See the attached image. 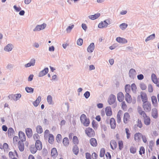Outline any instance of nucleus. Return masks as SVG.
<instances>
[{
    "instance_id": "1",
    "label": "nucleus",
    "mask_w": 159,
    "mask_h": 159,
    "mask_svg": "<svg viewBox=\"0 0 159 159\" xmlns=\"http://www.w3.org/2000/svg\"><path fill=\"white\" fill-rule=\"evenodd\" d=\"M137 110L139 115L142 116L143 117L145 125H150L151 121L150 117L147 116L145 112L143 110L141 107L138 106L137 108Z\"/></svg>"
},
{
    "instance_id": "2",
    "label": "nucleus",
    "mask_w": 159,
    "mask_h": 159,
    "mask_svg": "<svg viewBox=\"0 0 159 159\" xmlns=\"http://www.w3.org/2000/svg\"><path fill=\"white\" fill-rule=\"evenodd\" d=\"M142 107L145 112H150L152 108V105L151 103L148 102H146L143 103Z\"/></svg>"
},
{
    "instance_id": "3",
    "label": "nucleus",
    "mask_w": 159,
    "mask_h": 159,
    "mask_svg": "<svg viewBox=\"0 0 159 159\" xmlns=\"http://www.w3.org/2000/svg\"><path fill=\"white\" fill-rule=\"evenodd\" d=\"M80 120L81 123L85 126H88L90 123L89 120L88 119L86 116L84 114H82L80 117Z\"/></svg>"
},
{
    "instance_id": "4",
    "label": "nucleus",
    "mask_w": 159,
    "mask_h": 159,
    "mask_svg": "<svg viewBox=\"0 0 159 159\" xmlns=\"http://www.w3.org/2000/svg\"><path fill=\"white\" fill-rule=\"evenodd\" d=\"M85 133L90 137H93L95 135V132L94 130L89 127L86 128Z\"/></svg>"
},
{
    "instance_id": "5",
    "label": "nucleus",
    "mask_w": 159,
    "mask_h": 159,
    "mask_svg": "<svg viewBox=\"0 0 159 159\" xmlns=\"http://www.w3.org/2000/svg\"><path fill=\"white\" fill-rule=\"evenodd\" d=\"M151 79L152 82L156 84V86L159 87V78H157L154 74H152Z\"/></svg>"
},
{
    "instance_id": "6",
    "label": "nucleus",
    "mask_w": 159,
    "mask_h": 159,
    "mask_svg": "<svg viewBox=\"0 0 159 159\" xmlns=\"http://www.w3.org/2000/svg\"><path fill=\"white\" fill-rule=\"evenodd\" d=\"M130 119V116L128 112H125L124 114L123 122L125 124H127Z\"/></svg>"
},
{
    "instance_id": "7",
    "label": "nucleus",
    "mask_w": 159,
    "mask_h": 159,
    "mask_svg": "<svg viewBox=\"0 0 159 159\" xmlns=\"http://www.w3.org/2000/svg\"><path fill=\"white\" fill-rule=\"evenodd\" d=\"M140 96L143 103L148 101V98L147 95L146 93L145 92H141L140 96H139L138 97H139Z\"/></svg>"
},
{
    "instance_id": "8",
    "label": "nucleus",
    "mask_w": 159,
    "mask_h": 159,
    "mask_svg": "<svg viewBox=\"0 0 159 159\" xmlns=\"http://www.w3.org/2000/svg\"><path fill=\"white\" fill-rule=\"evenodd\" d=\"M151 116L152 117L155 119H157L158 117V111L156 108H153L151 111Z\"/></svg>"
},
{
    "instance_id": "9",
    "label": "nucleus",
    "mask_w": 159,
    "mask_h": 159,
    "mask_svg": "<svg viewBox=\"0 0 159 159\" xmlns=\"http://www.w3.org/2000/svg\"><path fill=\"white\" fill-rule=\"evenodd\" d=\"M21 94L19 93L16 94H11L8 96L9 99L11 100L16 101L21 97Z\"/></svg>"
},
{
    "instance_id": "10",
    "label": "nucleus",
    "mask_w": 159,
    "mask_h": 159,
    "mask_svg": "<svg viewBox=\"0 0 159 159\" xmlns=\"http://www.w3.org/2000/svg\"><path fill=\"white\" fill-rule=\"evenodd\" d=\"M116 100V96L114 95L111 94L109 97L108 102L110 105H111L115 102Z\"/></svg>"
},
{
    "instance_id": "11",
    "label": "nucleus",
    "mask_w": 159,
    "mask_h": 159,
    "mask_svg": "<svg viewBox=\"0 0 159 159\" xmlns=\"http://www.w3.org/2000/svg\"><path fill=\"white\" fill-rule=\"evenodd\" d=\"M142 136V134L140 133H136L134 135V140L136 142H139Z\"/></svg>"
},
{
    "instance_id": "12",
    "label": "nucleus",
    "mask_w": 159,
    "mask_h": 159,
    "mask_svg": "<svg viewBox=\"0 0 159 159\" xmlns=\"http://www.w3.org/2000/svg\"><path fill=\"white\" fill-rule=\"evenodd\" d=\"M110 124L111 129H115L116 126V123L115 119L114 118H111L110 120Z\"/></svg>"
},
{
    "instance_id": "13",
    "label": "nucleus",
    "mask_w": 159,
    "mask_h": 159,
    "mask_svg": "<svg viewBox=\"0 0 159 159\" xmlns=\"http://www.w3.org/2000/svg\"><path fill=\"white\" fill-rule=\"evenodd\" d=\"M46 25L45 24H43L40 25H37L34 30V31H39L44 29L46 27Z\"/></svg>"
},
{
    "instance_id": "14",
    "label": "nucleus",
    "mask_w": 159,
    "mask_h": 159,
    "mask_svg": "<svg viewBox=\"0 0 159 159\" xmlns=\"http://www.w3.org/2000/svg\"><path fill=\"white\" fill-rule=\"evenodd\" d=\"M151 101L153 106L157 107L158 106V102L157 97L155 96H152L151 97Z\"/></svg>"
},
{
    "instance_id": "15",
    "label": "nucleus",
    "mask_w": 159,
    "mask_h": 159,
    "mask_svg": "<svg viewBox=\"0 0 159 159\" xmlns=\"http://www.w3.org/2000/svg\"><path fill=\"white\" fill-rule=\"evenodd\" d=\"M19 137L20 139V141L24 142L25 141L26 137L25 133L21 131L19 132Z\"/></svg>"
},
{
    "instance_id": "16",
    "label": "nucleus",
    "mask_w": 159,
    "mask_h": 159,
    "mask_svg": "<svg viewBox=\"0 0 159 159\" xmlns=\"http://www.w3.org/2000/svg\"><path fill=\"white\" fill-rule=\"evenodd\" d=\"M35 146L38 150H40L42 148V144L40 140H37L35 142Z\"/></svg>"
},
{
    "instance_id": "17",
    "label": "nucleus",
    "mask_w": 159,
    "mask_h": 159,
    "mask_svg": "<svg viewBox=\"0 0 159 159\" xmlns=\"http://www.w3.org/2000/svg\"><path fill=\"white\" fill-rule=\"evenodd\" d=\"M58 155V153L57 149L55 148H53L51 151V156L53 158L55 159Z\"/></svg>"
},
{
    "instance_id": "18",
    "label": "nucleus",
    "mask_w": 159,
    "mask_h": 159,
    "mask_svg": "<svg viewBox=\"0 0 159 159\" xmlns=\"http://www.w3.org/2000/svg\"><path fill=\"white\" fill-rule=\"evenodd\" d=\"M89 143L93 147H96L98 145L96 139L94 138H92L89 140Z\"/></svg>"
},
{
    "instance_id": "19",
    "label": "nucleus",
    "mask_w": 159,
    "mask_h": 159,
    "mask_svg": "<svg viewBox=\"0 0 159 159\" xmlns=\"http://www.w3.org/2000/svg\"><path fill=\"white\" fill-rule=\"evenodd\" d=\"M18 148L20 152H23L24 150L25 146L23 142L19 141L18 142Z\"/></svg>"
},
{
    "instance_id": "20",
    "label": "nucleus",
    "mask_w": 159,
    "mask_h": 159,
    "mask_svg": "<svg viewBox=\"0 0 159 159\" xmlns=\"http://www.w3.org/2000/svg\"><path fill=\"white\" fill-rule=\"evenodd\" d=\"M124 96L122 92H119L117 95V98L118 100L120 102H122L124 100Z\"/></svg>"
},
{
    "instance_id": "21",
    "label": "nucleus",
    "mask_w": 159,
    "mask_h": 159,
    "mask_svg": "<svg viewBox=\"0 0 159 159\" xmlns=\"http://www.w3.org/2000/svg\"><path fill=\"white\" fill-rule=\"evenodd\" d=\"M129 77L131 78H134L135 77L136 75V73L135 70L133 69H131L129 72Z\"/></svg>"
},
{
    "instance_id": "22",
    "label": "nucleus",
    "mask_w": 159,
    "mask_h": 159,
    "mask_svg": "<svg viewBox=\"0 0 159 159\" xmlns=\"http://www.w3.org/2000/svg\"><path fill=\"white\" fill-rule=\"evenodd\" d=\"M25 133L28 138H30L32 136L33 132L32 129L30 128H27L25 129Z\"/></svg>"
},
{
    "instance_id": "23",
    "label": "nucleus",
    "mask_w": 159,
    "mask_h": 159,
    "mask_svg": "<svg viewBox=\"0 0 159 159\" xmlns=\"http://www.w3.org/2000/svg\"><path fill=\"white\" fill-rule=\"evenodd\" d=\"M106 115L107 116H110L112 115V111L110 107H107L105 109Z\"/></svg>"
},
{
    "instance_id": "24",
    "label": "nucleus",
    "mask_w": 159,
    "mask_h": 159,
    "mask_svg": "<svg viewBox=\"0 0 159 159\" xmlns=\"http://www.w3.org/2000/svg\"><path fill=\"white\" fill-rule=\"evenodd\" d=\"M125 100L129 103H130L132 101V98L129 93H126L125 94Z\"/></svg>"
},
{
    "instance_id": "25",
    "label": "nucleus",
    "mask_w": 159,
    "mask_h": 159,
    "mask_svg": "<svg viewBox=\"0 0 159 159\" xmlns=\"http://www.w3.org/2000/svg\"><path fill=\"white\" fill-rule=\"evenodd\" d=\"M48 71V68H45L43 70L41 71L39 74V77H42L46 74Z\"/></svg>"
},
{
    "instance_id": "26",
    "label": "nucleus",
    "mask_w": 159,
    "mask_h": 159,
    "mask_svg": "<svg viewBox=\"0 0 159 159\" xmlns=\"http://www.w3.org/2000/svg\"><path fill=\"white\" fill-rule=\"evenodd\" d=\"M116 41L119 43H125L127 42V41L125 38H122L120 37H118L116 39Z\"/></svg>"
},
{
    "instance_id": "27",
    "label": "nucleus",
    "mask_w": 159,
    "mask_h": 159,
    "mask_svg": "<svg viewBox=\"0 0 159 159\" xmlns=\"http://www.w3.org/2000/svg\"><path fill=\"white\" fill-rule=\"evenodd\" d=\"M0 148L1 149H3L4 151H7L9 148V146L8 144L6 143H4L3 145L0 144Z\"/></svg>"
},
{
    "instance_id": "28",
    "label": "nucleus",
    "mask_w": 159,
    "mask_h": 159,
    "mask_svg": "<svg viewBox=\"0 0 159 159\" xmlns=\"http://www.w3.org/2000/svg\"><path fill=\"white\" fill-rule=\"evenodd\" d=\"M108 25V23L105 20L104 21L101 22V23H99L98 25V27L100 28H102L107 27Z\"/></svg>"
},
{
    "instance_id": "29",
    "label": "nucleus",
    "mask_w": 159,
    "mask_h": 159,
    "mask_svg": "<svg viewBox=\"0 0 159 159\" xmlns=\"http://www.w3.org/2000/svg\"><path fill=\"white\" fill-rule=\"evenodd\" d=\"M111 148L113 150L115 149L117 147V143L114 140H112L110 143Z\"/></svg>"
},
{
    "instance_id": "30",
    "label": "nucleus",
    "mask_w": 159,
    "mask_h": 159,
    "mask_svg": "<svg viewBox=\"0 0 159 159\" xmlns=\"http://www.w3.org/2000/svg\"><path fill=\"white\" fill-rule=\"evenodd\" d=\"M30 150L32 154L35 153L37 150H38L36 146H34V145H31L30 147Z\"/></svg>"
},
{
    "instance_id": "31",
    "label": "nucleus",
    "mask_w": 159,
    "mask_h": 159,
    "mask_svg": "<svg viewBox=\"0 0 159 159\" xmlns=\"http://www.w3.org/2000/svg\"><path fill=\"white\" fill-rule=\"evenodd\" d=\"M94 48V44L93 43H91L88 46L87 51L89 52H93Z\"/></svg>"
},
{
    "instance_id": "32",
    "label": "nucleus",
    "mask_w": 159,
    "mask_h": 159,
    "mask_svg": "<svg viewBox=\"0 0 159 159\" xmlns=\"http://www.w3.org/2000/svg\"><path fill=\"white\" fill-rule=\"evenodd\" d=\"M62 143L63 145L65 147L68 146L70 143L67 137L64 138L63 139Z\"/></svg>"
},
{
    "instance_id": "33",
    "label": "nucleus",
    "mask_w": 159,
    "mask_h": 159,
    "mask_svg": "<svg viewBox=\"0 0 159 159\" xmlns=\"http://www.w3.org/2000/svg\"><path fill=\"white\" fill-rule=\"evenodd\" d=\"M41 101V97L40 96H39L35 101L33 103L35 107H37L39 105Z\"/></svg>"
},
{
    "instance_id": "34",
    "label": "nucleus",
    "mask_w": 159,
    "mask_h": 159,
    "mask_svg": "<svg viewBox=\"0 0 159 159\" xmlns=\"http://www.w3.org/2000/svg\"><path fill=\"white\" fill-rule=\"evenodd\" d=\"M100 14L99 13H97L94 15H91L89 16V18L91 20H94L98 18L100 16Z\"/></svg>"
},
{
    "instance_id": "35",
    "label": "nucleus",
    "mask_w": 159,
    "mask_h": 159,
    "mask_svg": "<svg viewBox=\"0 0 159 159\" xmlns=\"http://www.w3.org/2000/svg\"><path fill=\"white\" fill-rule=\"evenodd\" d=\"M122 111L121 110L119 111L117 115V121L118 123H120L121 121V116L122 115Z\"/></svg>"
},
{
    "instance_id": "36",
    "label": "nucleus",
    "mask_w": 159,
    "mask_h": 159,
    "mask_svg": "<svg viewBox=\"0 0 159 159\" xmlns=\"http://www.w3.org/2000/svg\"><path fill=\"white\" fill-rule=\"evenodd\" d=\"M35 60L34 59H32L30 61L26 64L25 65V67H29L31 66H33L34 65L35 63Z\"/></svg>"
},
{
    "instance_id": "37",
    "label": "nucleus",
    "mask_w": 159,
    "mask_h": 159,
    "mask_svg": "<svg viewBox=\"0 0 159 159\" xmlns=\"http://www.w3.org/2000/svg\"><path fill=\"white\" fill-rule=\"evenodd\" d=\"M12 49V45L11 44H7L4 48V49L5 51L8 52L11 51Z\"/></svg>"
},
{
    "instance_id": "38",
    "label": "nucleus",
    "mask_w": 159,
    "mask_h": 159,
    "mask_svg": "<svg viewBox=\"0 0 159 159\" xmlns=\"http://www.w3.org/2000/svg\"><path fill=\"white\" fill-rule=\"evenodd\" d=\"M72 142L75 145H77L79 143V140L78 137L76 136H74L72 139Z\"/></svg>"
},
{
    "instance_id": "39",
    "label": "nucleus",
    "mask_w": 159,
    "mask_h": 159,
    "mask_svg": "<svg viewBox=\"0 0 159 159\" xmlns=\"http://www.w3.org/2000/svg\"><path fill=\"white\" fill-rule=\"evenodd\" d=\"M73 152L75 155L78 154L79 153V149L77 145H75L73 146Z\"/></svg>"
},
{
    "instance_id": "40",
    "label": "nucleus",
    "mask_w": 159,
    "mask_h": 159,
    "mask_svg": "<svg viewBox=\"0 0 159 159\" xmlns=\"http://www.w3.org/2000/svg\"><path fill=\"white\" fill-rule=\"evenodd\" d=\"M37 132L39 134L42 133L43 132V129L40 125H38L36 127Z\"/></svg>"
},
{
    "instance_id": "41",
    "label": "nucleus",
    "mask_w": 159,
    "mask_h": 159,
    "mask_svg": "<svg viewBox=\"0 0 159 159\" xmlns=\"http://www.w3.org/2000/svg\"><path fill=\"white\" fill-rule=\"evenodd\" d=\"M130 86L129 84H126L125 86V90L126 93H129L130 91Z\"/></svg>"
},
{
    "instance_id": "42",
    "label": "nucleus",
    "mask_w": 159,
    "mask_h": 159,
    "mask_svg": "<svg viewBox=\"0 0 159 159\" xmlns=\"http://www.w3.org/2000/svg\"><path fill=\"white\" fill-rule=\"evenodd\" d=\"M14 131L13 129L12 128H10L8 129V136H11L14 134Z\"/></svg>"
},
{
    "instance_id": "43",
    "label": "nucleus",
    "mask_w": 159,
    "mask_h": 159,
    "mask_svg": "<svg viewBox=\"0 0 159 159\" xmlns=\"http://www.w3.org/2000/svg\"><path fill=\"white\" fill-rule=\"evenodd\" d=\"M105 153V150L104 148H102L101 149L100 152L99 156L100 157H102L104 156Z\"/></svg>"
},
{
    "instance_id": "44",
    "label": "nucleus",
    "mask_w": 159,
    "mask_h": 159,
    "mask_svg": "<svg viewBox=\"0 0 159 159\" xmlns=\"http://www.w3.org/2000/svg\"><path fill=\"white\" fill-rule=\"evenodd\" d=\"M54 140L53 136L52 134H50L49 135L48 142L50 143H52Z\"/></svg>"
},
{
    "instance_id": "45",
    "label": "nucleus",
    "mask_w": 159,
    "mask_h": 159,
    "mask_svg": "<svg viewBox=\"0 0 159 159\" xmlns=\"http://www.w3.org/2000/svg\"><path fill=\"white\" fill-rule=\"evenodd\" d=\"M47 101L48 103L51 105L52 104V98L51 95H48L47 97Z\"/></svg>"
},
{
    "instance_id": "46",
    "label": "nucleus",
    "mask_w": 159,
    "mask_h": 159,
    "mask_svg": "<svg viewBox=\"0 0 159 159\" xmlns=\"http://www.w3.org/2000/svg\"><path fill=\"white\" fill-rule=\"evenodd\" d=\"M121 108L124 111H126L127 108V106L124 101L122 102L121 103Z\"/></svg>"
},
{
    "instance_id": "47",
    "label": "nucleus",
    "mask_w": 159,
    "mask_h": 159,
    "mask_svg": "<svg viewBox=\"0 0 159 159\" xmlns=\"http://www.w3.org/2000/svg\"><path fill=\"white\" fill-rule=\"evenodd\" d=\"M137 126L139 128H141L143 127V124L141 120L138 119L137 121Z\"/></svg>"
},
{
    "instance_id": "48",
    "label": "nucleus",
    "mask_w": 159,
    "mask_h": 159,
    "mask_svg": "<svg viewBox=\"0 0 159 159\" xmlns=\"http://www.w3.org/2000/svg\"><path fill=\"white\" fill-rule=\"evenodd\" d=\"M155 37V34H153L148 37L147 39H145V41L147 42L148 41L150 40L151 39H153Z\"/></svg>"
},
{
    "instance_id": "49",
    "label": "nucleus",
    "mask_w": 159,
    "mask_h": 159,
    "mask_svg": "<svg viewBox=\"0 0 159 159\" xmlns=\"http://www.w3.org/2000/svg\"><path fill=\"white\" fill-rule=\"evenodd\" d=\"M127 24L125 23H123L120 25V27L121 30H124L127 28Z\"/></svg>"
},
{
    "instance_id": "50",
    "label": "nucleus",
    "mask_w": 159,
    "mask_h": 159,
    "mask_svg": "<svg viewBox=\"0 0 159 159\" xmlns=\"http://www.w3.org/2000/svg\"><path fill=\"white\" fill-rule=\"evenodd\" d=\"M125 133L126 134V137L127 139H129L130 137V131L128 128L125 129Z\"/></svg>"
},
{
    "instance_id": "51",
    "label": "nucleus",
    "mask_w": 159,
    "mask_h": 159,
    "mask_svg": "<svg viewBox=\"0 0 159 159\" xmlns=\"http://www.w3.org/2000/svg\"><path fill=\"white\" fill-rule=\"evenodd\" d=\"M130 152L133 154L135 153L136 152V148L134 147H131L130 148Z\"/></svg>"
},
{
    "instance_id": "52",
    "label": "nucleus",
    "mask_w": 159,
    "mask_h": 159,
    "mask_svg": "<svg viewBox=\"0 0 159 159\" xmlns=\"http://www.w3.org/2000/svg\"><path fill=\"white\" fill-rule=\"evenodd\" d=\"M25 89L28 93H33L34 91V89L31 87H26Z\"/></svg>"
},
{
    "instance_id": "53",
    "label": "nucleus",
    "mask_w": 159,
    "mask_h": 159,
    "mask_svg": "<svg viewBox=\"0 0 159 159\" xmlns=\"http://www.w3.org/2000/svg\"><path fill=\"white\" fill-rule=\"evenodd\" d=\"M145 148L143 147L142 146L141 147L139 151V153L140 155H142L143 154H144L145 153Z\"/></svg>"
},
{
    "instance_id": "54",
    "label": "nucleus",
    "mask_w": 159,
    "mask_h": 159,
    "mask_svg": "<svg viewBox=\"0 0 159 159\" xmlns=\"http://www.w3.org/2000/svg\"><path fill=\"white\" fill-rule=\"evenodd\" d=\"M148 90L149 93H152L153 92V89L152 86L151 84H149L148 86Z\"/></svg>"
},
{
    "instance_id": "55",
    "label": "nucleus",
    "mask_w": 159,
    "mask_h": 159,
    "mask_svg": "<svg viewBox=\"0 0 159 159\" xmlns=\"http://www.w3.org/2000/svg\"><path fill=\"white\" fill-rule=\"evenodd\" d=\"M140 87L142 90H144L146 89L147 86L143 83H141L140 84Z\"/></svg>"
},
{
    "instance_id": "56",
    "label": "nucleus",
    "mask_w": 159,
    "mask_h": 159,
    "mask_svg": "<svg viewBox=\"0 0 159 159\" xmlns=\"http://www.w3.org/2000/svg\"><path fill=\"white\" fill-rule=\"evenodd\" d=\"M118 145L120 149L121 150L123 148V144L122 141H119L118 142Z\"/></svg>"
},
{
    "instance_id": "57",
    "label": "nucleus",
    "mask_w": 159,
    "mask_h": 159,
    "mask_svg": "<svg viewBox=\"0 0 159 159\" xmlns=\"http://www.w3.org/2000/svg\"><path fill=\"white\" fill-rule=\"evenodd\" d=\"M77 44L79 46H81L82 45L83 43V40L81 39H79L77 41Z\"/></svg>"
},
{
    "instance_id": "58",
    "label": "nucleus",
    "mask_w": 159,
    "mask_h": 159,
    "mask_svg": "<svg viewBox=\"0 0 159 159\" xmlns=\"http://www.w3.org/2000/svg\"><path fill=\"white\" fill-rule=\"evenodd\" d=\"M92 156L89 152H86L85 153V157L86 159H92Z\"/></svg>"
},
{
    "instance_id": "59",
    "label": "nucleus",
    "mask_w": 159,
    "mask_h": 159,
    "mask_svg": "<svg viewBox=\"0 0 159 159\" xmlns=\"http://www.w3.org/2000/svg\"><path fill=\"white\" fill-rule=\"evenodd\" d=\"M62 139V136L61 134H58L57 135L56 137V140L58 142L60 141Z\"/></svg>"
},
{
    "instance_id": "60",
    "label": "nucleus",
    "mask_w": 159,
    "mask_h": 159,
    "mask_svg": "<svg viewBox=\"0 0 159 159\" xmlns=\"http://www.w3.org/2000/svg\"><path fill=\"white\" fill-rule=\"evenodd\" d=\"M92 156L93 159H97L98 155L96 153L94 152L92 154Z\"/></svg>"
},
{
    "instance_id": "61",
    "label": "nucleus",
    "mask_w": 159,
    "mask_h": 159,
    "mask_svg": "<svg viewBox=\"0 0 159 159\" xmlns=\"http://www.w3.org/2000/svg\"><path fill=\"white\" fill-rule=\"evenodd\" d=\"M33 138L36 141L39 140L38 139L39 138V136L37 134H35L33 135Z\"/></svg>"
},
{
    "instance_id": "62",
    "label": "nucleus",
    "mask_w": 159,
    "mask_h": 159,
    "mask_svg": "<svg viewBox=\"0 0 159 159\" xmlns=\"http://www.w3.org/2000/svg\"><path fill=\"white\" fill-rule=\"evenodd\" d=\"M18 138L17 136H15L13 137V142L14 143H16L18 141Z\"/></svg>"
},
{
    "instance_id": "63",
    "label": "nucleus",
    "mask_w": 159,
    "mask_h": 159,
    "mask_svg": "<svg viewBox=\"0 0 159 159\" xmlns=\"http://www.w3.org/2000/svg\"><path fill=\"white\" fill-rule=\"evenodd\" d=\"M90 93L88 91H86L84 94V96L86 98H88L90 96Z\"/></svg>"
},
{
    "instance_id": "64",
    "label": "nucleus",
    "mask_w": 159,
    "mask_h": 159,
    "mask_svg": "<svg viewBox=\"0 0 159 159\" xmlns=\"http://www.w3.org/2000/svg\"><path fill=\"white\" fill-rule=\"evenodd\" d=\"M106 156L107 159H111V156L109 152H107L106 154Z\"/></svg>"
}]
</instances>
